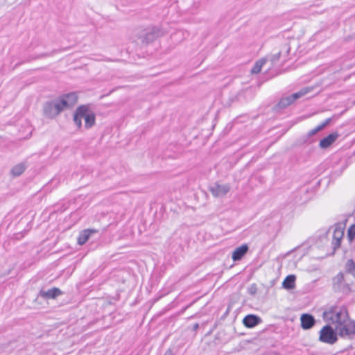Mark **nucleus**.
<instances>
[{
	"mask_svg": "<svg viewBox=\"0 0 355 355\" xmlns=\"http://www.w3.org/2000/svg\"><path fill=\"white\" fill-rule=\"evenodd\" d=\"M77 95L70 92L62 95L59 98L46 102L44 105V114L49 118H53L63 110L73 106L77 101Z\"/></svg>",
	"mask_w": 355,
	"mask_h": 355,
	"instance_id": "nucleus-1",
	"label": "nucleus"
},
{
	"mask_svg": "<svg viewBox=\"0 0 355 355\" xmlns=\"http://www.w3.org/2000/svg\"><path fill=\"white\" fill-rule=\"evenodd\" d=\"M323 317L326 321L334 324L336 327L347 319L349 315L345 306H331L324 312Z\"/></svg>",
	"mask_w": 355,
	"mask_h": 355,
	"instance_id": "nucleus-2",
	"label": "nucleus"
},
{
	"mask_svg": "<svg viewBox=\"0 0 355 355\" xmlns=\"http://www.w3.org/2000/svg\"><path fill=\"white\" fill-rule=\"evenodd\" d=\"M83 119L86 128L92 127L95 123V114L85 105L78 107L74 114L73 121L78 128L82 125Z\"/></svg>",
	"mask_w": 355,
	"mask_h": 355,
	"instance_id": "nucleus-3",
	"label": "nucleus"
},
{
	"mask_svg": "<svg viewBox=\"0 0 355 355\" xmlns=\"http://www.w3.org/2000/svg\"><path fill=\"white\" fill-rule=\"evenodd\" d=\"M338 332L331 326H324L319 332V340L328 345H334L338 340Z\"/></svg>",
	"mask_w": 355,
	"mask_h": 355,
	"instance_id": "nucleus-4",
	"label": "nucleus"
},
{
	"mask_svg": "<svg viewBox=\"0 0 355 355\" xmlns=\"http://www.w3.org/2000/svg\"><path fill=\"white\" fill-rule=\"evenodd\" d=\"M312 90L310 87H306L301 89L299 92H295L290 96L282 97L278 103L279 108H285L292 104L297 99L305 96Z\"/></svg>",
	"mask_w": 355,
	"mask_h": 355,
	"instance_id": "nucleus-5",
	"label": "nucleus"
},
{
	"mask_svg": "<svg viewBox=\"0 0 355 355\" xmlns=\"http://www.w3.org/2000/svg\"><path fill=\"white\" fill-rule=\"evenodd\" d=\"M332 287L335 292L347 294L351 291L349 284L346 282L343 272H339L332 279Z\"/></svg>",
	"mask_w": 355,
	"mask_h": 355,
	"instance_id": "nucleus-6",
	"label": "nucleus"
},
{
	"mask_svg": "<svg viewBox=\"0 0 355 355\" xmlns=\"http://www.w3.org/2000/svg\"><path fill=\"white\" fill-rule=\"evenodd\" d=\"M338 336L347 337L355 334V321L350 320L348 317L343 323L335 327Z\"/></svg>",
	"mask_w": 355,
	"mask_h": 355,
	"instance_id": "nucleus-7",
	"label": "nucleus"
},
{
	"mask_svg": "<svg viewBox=\"0 0 355 355\" xmlns=\"http://www.w3.org/2000/svg\"><path fill=\"white\" fill-rule=\"evenodd\" d=\"M209 191L214 197L222 198L230 191V185L229 184H220L216 182L209 187Z\"/></svg>",
	"mask_w": 355,
	"mask_h": 355,
	"instance_id": "nucleus-8",
	"label": "nucleus"
},
{
	"mask_svg": "<svg viewBox=\"0 0 355 355\" xmlns=\"http://www.w3.org/2000/svg\"><path fill=\"white\" fill-rule=\"evenodd\" d=\"M344 229L343 225L340 223L334 225L332 241V245L334 250L338 249L340 246L341 240L344 236Z\"/></svg>",
	"mask_w": 355,
	"mask_h": 355,
	"instance_id": "nucleus-9",
	"label": "nucleus"
},
{
	"mask_svg": "<svg viewBox=\"0 0 355 355\" xmlns=\"http://www.w3.org/2000/svg\"><path fill=\"white\" fill-rule=\"evenodd\" d=\"M161 35V31L157 27L148 28L146 33L141 36L142 41L146 43H150L156 40Z\"/></svg>",
	"mask_w": 355,
	"mask_h": 355,
	"instance_id": "nucleus-10",
	"label": "nucleus"
},
{
	"mask_svg": "<svg viewBox=\"0 0 355 355\" xmlns=\"http://www.w3.org/2000/svg\"><path fill=\"white\" fill-rule=\"evenodd\" d=\"M300 320L302 328L306 330L312 328L315 323L314 317L309 313L302 314L301 315Z\"/></svg>",
	"mask_w": 355,
	"mask_h": 355,
	"instance_id": "nucleus-11",
	"label": "nucleus"
},
{
	"mask_svg": "<svg viewBox=\"0 0 355 355\" xmlns=\"http://www.w3.org/2000/svg\"><path fill=\"white\" fill-rule=\"evenodd\" d=\"M248 249L249 248L247 244H243L236 248L232 254V259L233 261H236L241 260L248 252Z\"/></svg>",
	"mask_w": 355,
	"mask_h": 355,
	"instance_id": "nucleus-12",
	"label": "nucleus"
},
{
	"mask_svg": "<svg viewBox=\"0 0 355 355\" xmlns=\"http://www.w3.org/2000/svg\"><path fill=\"white\" fill-rule=\"evenodd\" d=\"M62 294V291L58 288L53 287L47 291H41L40 295L45 299H55L58 296H60Z\"/></svg>",
	"mask_w": 355,
	"mask_h": 355,
	"instance_id": "nucleus-13",
	"label": "nucleus"
},
{
	"mask_svg": "<svg viewBox=\"0 0 355 355\" xmlns=\"http://www.w3.org/2000/svg\"><path fill=\"white\" fill-rule=\"evenodd\" d=\"M260 321V318L255 315H248L243 320V324L248 328L257 326Z\"/></svg>",
	"mask_w": 355,
	"mask_h": 355,
	"instance_id": "nucleus-14",
	"label": "nucleus"
},
{
	"mask_svg": "<svg viewBox=\"0 0 355 355\" xmlns=\"http://www.w3.org/2000/svg\"><path fill=\"white\" fill-rule=\"evenodd\" d=\"M338 137V135L336 133H333L329 135L327 137L323 138L320 141V146L322 148H328L331 144H333Z\"/></svg>",
	"mask_w": 355,
	"mask_h": 355,
	"instance_id": "nucleus-15",
	"label": "nucleus"
},
{
	"mask_svg": "<svg viewBox=\"0 0 355 355\" xmlns=\"http://www.w3.org/2000/svg\"><path fill=\"white\" fill-rule=\"evenodd\" d=\"M296 277L294 275H288L284 280L282 286L284 288L290 290L295 287Z\"/></svg>",
	"mask_w": 355,
	"mask_h": 355,
	"instance_id": "nucleus-16",
	"label": "nucleus"
},
{
	"mask_svg": "<svg viewBox=\"0 0 355 355\" xmlns=\"http://www.w3.org/2000/svg\"><path fill=\"white\" fill-rule=\"evenodd\" d=\"M92 231L89 230H85L80 232L78 237V243L80 245H84L89 239Z\"/></svg>",
	"mask_w": 355,
	"mask_h": 355,
	"instance_id": "nucleus-17",
	"label": "nucleus"
},
{
	"mask_svg": "<svg viewBox=\"0 0 355 355\" xmlns=\"http://www.w3.org/2000/svg\"><path fill=\"white\" fill-rule=\"evenodd\" d=\"M25 169H26L25 164L24 163H19L12 167V168L11 170V173L15 177L19 176L20 175H21L24 173Z\"/></svg>",
	"mask_w": 355,
	"mask_h": 355,
	"instance_id": "nucleus-18",
	"label": "nucleus"
},
{
	"mask_svg": "<svg viewBox=\"0 0 355 355\" xmlns=\"http://www.w3.org/2000/svg\"><path fill=\"white\" fill-rule=\"evenodd\" d=\"M331 118H328L327 119L324 121H323L322 123H320V125H318L317 127H315V128H313V130H311L309 135H313L315 134H316L317 132H318L319 131L322 130L324 128H325L327 125L329 124V123L331 122Z\"/></svg>",
	"mask_w": 355,
	"mask_h": 355,
	"instance_id": "nucleus-19",
	"label": "nucleus"
},
{
	"mask_svg": "<svg viewBox=\"0 0 355 355\" xmlns=\"http://www.w3.org/2000/svg\"><path fill=\"white\" fill-rule=\"evenodd\" d=\"M267 60L266 58H262L257 61L254 65V67L251 69L252 73H258L261 71L263 65L266 62Z\"/></svg>",
	"mask_w": 355,
	"mask_h": 355,
	"instance_id": "nucleus-20",
	"label": "nucleus"
},
{
	"mask_svg": "<svg viewBox=\"0 0 355 355\" xmlns=\"http://www.w3.org/2000/svg\"><path fill=\"white\" fill-rule=\"evenodd\" d=\"M347 268L350 273H354L355 272V262L352 259L347 261Z\"/></svg>",
	"mask_w": 355,
	"mask_h": 355,
	"instance_id": "nucleus-21",
	"label": "nucleus"
},
{
	"mask_svg": "<svg viewBox=\"0 0 355 355\" xmlns=\"http://www.w3.org/2000/svg\"><path fill=\"white\" fill-rule=\"evenodd\" d=\"M347 236L350 241L355 237V225H352L347 231Z\"/></svg>",
	"mask_w": 355,
	"mask_h": 355,
	"instance_id": "nucleus-22",
	"label": "nucleus"
},
{
	"mask_svg": "<svg viewBox=\"0 0 355 355\" xmlns=\"http://www.w3.org/2000/svg\"><path fill=\"white\" fill-rule=\"evenodd\" d=\"M164 355H173L172 352L171 350H167Z\"/></svg>",
	"mask_w": 355,
	"mask_h": 355,
	"instance_id": "nucleus-23",
	"label": "nucleus"
},
{
	"mask_svg": "<svg viewBox=\"0 0 355 355\" xmlns=\"http://www.w3.org/2000/svg\"><path fill=\"white\" fill-rule=\"evenodd\" d=\"M280 53H281V52H279V53H278L275 56V58H274V60H273L279 59Z\"/></svg>",
	"mask_w": 355,
	"mask_h": 355,
	"instance_id": "nucleus-24",
	"label": "nucleus"
},
{
	"mask_svg": "<svg viewBox=\"0 0 355 355\" xmlns=\"http://www.w3.org/2000/svg\"><path fill=\"white\" fill-rule=\"evenodd\" d=\"M198 327H199L198 324V323H196V324H195L193 325V329H197L198 328Z\"/></svg>",
	"mask_w": 355,
	"mask_h": 355,
	"instance_id": "nucleus-25",
	"label": "nucleus"
},
{
	"mask_svg": "<svg viewBox=\"0 0 355 355\" xmlns=\"http://www.w3.org/2000/svg\"><path fill=\"white\" fill-rule=\"evenodd\" d=\"M287 52L289 51V48L286 47Z\"/></svg>",
	"mask_w": 355,
	"mask_h": 355,
	"instance_id": "nucleus-26",
	"label": "nucleus"
},
{
	"mask_svg": "<svg viewBox=\"0 0 355 355\" xmlns=\"http://www.w3.org/2000/svg\"><path fill=\"white\" fill-rule=\"evenodd\" d=\"M49 55L48 54H44L43 56H47Z\"/></svg>",
	"mask_w": 355,
	"mask_h": 355,
	"instance_id": "nucleus-27",
	"label": "nucleus"
}]
</instances>
